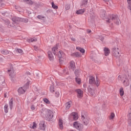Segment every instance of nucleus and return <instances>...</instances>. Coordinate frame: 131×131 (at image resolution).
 Segmentation results:
<instances>
[{
	"instance_id": "13d9d810",
	"label": "nucleus",
	"mask_w": 131,
	"mask_h": 131,
	"mask_svg": "<svg viewBox=\"0 0 131 131\" xmlns=\"http://www.w3.org/2000/svg\"><path fill=\"white\" fill-rule=\"evenodd\" d=\"M28 74H29V75H30V73H28Z\"/></svg>"
},
{
	"instance_id": "2eb2a0df",
	"label": "nucleus",
	"mask_w": 131,
	"mask_h": 131,
	"mask_svg": "<svg viewBox=\"0 0 131 131\" xmlns=\"http://www.w3.org/2000/svg\"><path fill=\"white\" fill-rule=\"evenodd\" d=\"M104 53L105 56H108L109 54H110V50H109L108 48H104Z\"/></svg>"
},
{
	"instance_id": "c756f323",
	"label": "nucleus",
	"mask_w": 131,
	"mask_h": 131,
	"mask_svg": "<svg viewBox=\"0 0 131 131\" xmlns=\"http://www.w3.org/2000/svg\"><path fill=\"white\" fill-rule=\"evenodd\" d=\"M115 117V114H114V113H112L111 114V115L110 116L109 119L110 120H113Z\"/></svg>"
},
{
	"instance_id": "37998d69",
	"label": "nucleus",
	"mask_w": 131,
	"mask_h": 131,
	"mask_svg": "<svg viewBox=\"0 0 131 131\" xmlns=\"http://www.w3.org/2000/svg\"><path fill=\"white\" fill-rule=\"evenodd\" d=\"M74 56H75V57H80V54H79L78 52H76L74 53Z\"/></svg>"
},
{
	"instance_id": "79ce46f5",
	"label": "nucleus",
	"mask_w": 131,
	"mask_h": 131,
	"mask_svg": "<svg viewBox=\"0 0 131 131\" xmlns=\"http://www.w3.org/2000/svg\"><path fill=\"white\" fill-rule=\"evenodd\" d=\"M17 53H19V54H23V50L21 49H18L17 50Z\"/></svg>"
},
{
	"instance_id": "a878e982",
	"label": "nucleus",
	"mask_w": 131,
	"mask_h": 131,
	"mask_svg": "<svg viewBox=\"0 0 131 131\" xmlns=\"http://www.w3.org/2000/svg\"><path fill=\"white\" fill-rule=\"evenodd\" d=\"M9 108L10 110L13 109V98H11L9 100Z\"/></svg>"
},
{
	"instance_id": "603ef678",
	"label": "nucleus",
	"mask_w": 131,
	"mask_h": 131,
	"mask_svg": "<svg viewBox=\"0 0 131 131\" xmlns=\"http://www.w3.org/2000/svg\"><path fill=\"white\" fill-rule=\"evenodd\" d=\"M88 33H91V32H92V30H90V29H88L86 30Z\"/></svg>"
},
{
	"instance_id": "ea45409f",
	"label": "nucleus",
	"mask_w": 131,
	"mask_h": 131,
	"mask_svg": "<svg viewBox=\"0 0 131 131\" xmlns=\"http://www.w3.org/2000/svg\"><path fill=\"white\" fill-rule=\"evenodd\" d=\"M21 22H24L25 23H27V22H28V19L27 18H21Z\"/></svg>"
},
{
	"instance_id": "dca6fc26",
	"label": "nucleus",
	"mask_w": 131,
	"mask_h": 131,
	"mask_svg": "<svg viewBox=\"0 0 131 131\" xmlns=\"http://www.w3.org/2000/svg\"><path fill=\"white\" fill-rule=\"evenodd\" d=\"M123 83L124 86H128L129 85V80L127 79H125V80L123 81Z\"/></svg>"
},
{
	"instance_id": "9b49d317",
	"label": "nucleus",
	"mask_w": 131,
	"mask_h": 131,
	"mask_svg": "<svg viewBox=\"0 0 131 131\" xmlns=\"http://www.w3.org/2000/svg\"><path fill=\"white\" fill-rule=\"evenodd\" d=\"M39 128L41 130H45V129H46V124H45V122H41L39 124Z\"/></svg>"
},
{
	"instance_id": "6e6552de",
	"label": "nucleus",
	"mask_w": 131,
	"mask_h": 131,
	"mask_svg": "<svg viewBox=\"0 0 131 131\" xmlns=\"http://www.w3.org/2000/svg\"><path fill=\"white\" fill-rule=\"evenodd\" d=\"M8 72H9V75L11 77H14L16 74L15 73V71H14V69H13V67L11 66L10 70H8Z\"/></svg>"
},
{
	"instance_id": "58836bf2",
	"label": "nucleus",
	"mask_w": 131,
	"mask_h": 131,
	"mask_svg": "<svg viewBox=\"0 0 131 131\" xmlns=\"http://www.w3.org/2000/svg\"><path fill=\"white\" fill-rule=\"evenodd\" d=\"M94 83L95 85H96V86H98L99 85H100V82L99 81V80L98 79V78H96V82Z\"/></svg>"
},
{
	"instance_id": "aec40b11",
	"label": "nucleus",
	"mask_w": 131,
	"mask_h": 131,
	"mask_svg": "<svg viewBox=\"0 0 131 131\" xmlns=\"http://www.w3.org/2000/svg\"><path fill=\"white\" fill-rule=\"evenodd\" d=\"M88 2H89V0H82L81 2V6H83V7H85V6L88 5Z\"/></svg>"
},
{
	"instance_id": "412c9836",
	"label": "nucleus",
	"mask_w": 131,
	"mask_h": 131,
	"mask_svg": "<svg viewBox=\"0 0 131 131\" xmlns=\"http://www.w3.org/2000/svg\"><path fill=\"white\" fill-rule=\"evenodd\" d=\"M88 91L91 96H94V95H95V92H94V90L90 86L88 87Z\"/></svg>"
},
{
	"instance_id": "de8ad7c7",
	"label": "nucleus",
	"mask_w": 131,
	"mask_h": 131,
	"mask_svg": "<svg viewBox=\"0 0 131 131\" xmlns=\"http://www.w3.org/2000/svg\"><path fill=\"white\" fill-rule=\"evenodd\" d=\"M118 80L121 81L122 80V77L120 75H119L118 77Z\"/></svg>"
},
{
	"instance_id": "393cba45",
	"label": "nucleus",
	"mask_w": 131,
	"mask_h": 131,
	"mask_svg": "<svg viewBox=\"0 0 131 131\" xmlns=\"http://www.w3.org/2000/svg\"><path fill=\"white\" fill-rule=\"evenodd\" d=\"M119 94L121 97L123 96V95H124V91L123 90V88L121 87L120 88Z\"/></svg>"
},
{
	"instance_id": "8fccbe9b",
	"label": "nucleus",
	"mask_w": 131,
	"mask_h": 131,
	"mask_svg": "<svg viewBox=\"0 0 131 131\" xmlns=\"http://www.w3.org/2000/svg\"><path fill=\"white\" fill-rule=\"evenodd\" d=\"M31 110H35V106H34V105H32L31 107Z\"/></svg>"
},
{
	"instance_id": "3c124183",
	"label": "nucleus",
	"mask_w": 131,
	"mask_h": 131,
	"mask_svg": "<svg viewBox=\"0 0 131 131\" xmlns=\"http://www.w3.org/2000/svg\"><path fill=\"white\" fill-rule=\"evenodd\" d=\"M34 48L35 51H37V50H38V48L37 47V46H34Z\"/></svg>"
},
{
	"instance_id": "ddd939ff",
	"label": "nucleus",
	"mask_w": 131,
	"mask_h": 131,
	"mask_svg": "<svg viewBox=\"0 0 131 131\" xmlns=\"http://www.w3.org/2000/svg\"><path fill=\"white\" fill-rule=\"evenodd\" d=\"M71 115L73 116L74 120H77V119H78V114H77V113L73 112L72 113Z\"/></svg>"
},
{
	"instance_id": "0eeeda50",
	"label": "nucleus",
	"mask_w": 131,
	"mask_h": 131,
	"mask_svg": "<svg viewBox=\"0 0 131 131\" xmlns=\"http://www.w3.org/2000/svg\"><path fill=\"white\" fill-rule=\"evenodd\" d=\"M76 92L77 94V97L79 98V99H81L83 96V91L80 89H77Z\"/></svg>"
},
{
	"instance_id": "e433bc0d",
	"label": "nucleus",
	"mask_w": 131,
	"mask_h": 131,
	"mask_svg": "<svg viewBox=\"0 0 131 131\" xmlns=\"http://www.w3.org/2000/svg\"><path fill=\"white\" fill-rule=\"evenodd\" d=\"M75 80H76V81L77 83H78V84H80V83H81V81L80 80V78L76 77L75 78Z\"/></svg>"
},
{
	"instance_id": "cd10ccee",
	"label": "nucleus",
	"mask_w": 131,
	"mask_h": 131,
	"mask_svg": "<svg viewBox=\"0 0 131 131\" xmlns=\"http://www.w3.org/2000/svg\"><path fill=\"white\" fill-rule=\"evenodd\" d=\"M36 126H37V125L35 122H33L32 124L30 125V128H33V129H34V128H36Z\"/></svg>"
},
{
	"instance_id": "4c0bfd02",
	"label": "nucleus",
	"mask_w": 131,
	"mask_h": 131,
	"mask_svg": "<svg viewBox=\"0 0 131 131\" xmlns=\"http://www.w3.org/2000/svg\"><path fill=\"white\" fill-rule=\"evenodd\" d=\"M68 70L67 69H64L62 71L63 74H69V73L68 72Z\"/></svg>"
},
{
	"instance_id": "49530a36",
	"label": "nucleus",
	"mask_w": 131,
	"mask_h": 131,
	"mask_svg": "<svg viewBox=\"0 0 131 131\" xmlns=\"http://www.w3.org/2000/svg\"><path fill=\"white\" fill-rule=\"evenodd\" d=\"M59 96H60V93H59V92H56L55 93V96L59 97Z\"/></svg>"
},
{
	"instance_id": "9d476101",
	"label": "nucleus",
	"mask_w": 131,
	"mask_h": 131,
	"mask_svg": "<svg viewBox=\"0 0 131 131\" xmlns=\"http://www.w3.org/2000/svg\"><path fill=\"white\" fill-rule=\"evenodd\" d=\"M12 21H13L14 23H16V24H19L20 22H21V18L18 17H14L12 18Z\"/></svg>"
},
{
	"instance_id": "39448f33",
	"label": "nucleus",
	"mask_w": 131,
	"mask_h": 131,
	"mask_svg": "<svg viewBox=\"0 0 131 131\" xmlns=\"http://www.w3.org/2000/svg\"><path fill=\"white\" fill-rule=\"evenodd\" d=\"M81 117L82 120L84 122V124H85V125H88V124H89V119L88 118L86 115L84 114V112L82 113Z\"/></svg>"
},
{
	"instance_id": "4d7b16f0",
	"label": "nucleus",
	"mask_w": 131,
	"mask_h": 131,
	"mask_svg": "<svg viewBox=\"0 0 131 131\" xmlns=\"http://www.w3.org/2000/svg\"><path fill=\"white\" fill-rule=\"evenodd\" d=\"M4 97H5V98H6V97H7V94H5Z\"/></svg>"
},
{
	"instance_id": "7ed1b4c3",
	"label": "nucleus",
	"mask_w": 131,
	"mask_h": 131,
	"mask_svg": "<svg viewBox=\"0 0 131 131\" xmlns=\"http://www.w3.org/2000/svg\"><path fill=\"white\" fill-rule=\"evenodd\" d=\"M112 54L116 58H119L120 56V50H119V48H118V46L113 48Z\"/></svg>"
},
{
	"instance_id": "c85d7f7f",
	"label": "nucleus",
	"mask_w": 131,
	"mask_h": 131,
	"mask_svg": "<svg viewBox=\"0 0 131 131\" xmlns=\"http://www.w3.org/2000/svg\"><path fill=\"white\" fill-rule=\"evenodd\" d=\"M21 2L25 4H28V5H32V1L31 0H21Z\"/></svg>"
},
{
	"instance_id": "f8f14e48",
	"label": "nucleus",
	"mask_w": 131,
	"mask_h": 131,
	"mask_svg": "<svg viewBox=\"0 0 131 131\" xmlns=\"http://www.w3.org/2000/svg\"><path fill=\"white\" fill-rule=\"evenodd\" d=\"M57 56L59 58V59H61V58H63V57H65V54L63 51H59L58 53Z\"/></svg>"
},
{
	"instance_id": "c03bdc74",
	"label": "nucleus",
	"mask_w": 131,
	"mask_h": 131,
	"mask_svg": "<svg viewBox=\"0 0 131 131\" xmlns=\"http://www.w3.org/2000/svg\"><path fill=\"white\" fill-rule=\"evenodd\" d=\"M78 73H79V70H76L75 71V75H78Z\"/></svg>"
},
{
	"instance_id": "1a4fd4ad",
	"label": "nucleus",
	"mask_w": 131,
	"mask_h": 131,
	"mask_svg": "<svg viewBox=\"0 0 131 131\" xmlns=\"http://www.w3.org/2000/svg\"><path fill=\"white\" fill-rule=\"evenodd\" d=\"M69 69L70 70H72V71L75 70V62L74 61H71L70 62Z\"/></svg>"
},
{
	"instance_id": "bb28decb",
	"label": "nucleus",
	"mask_w": 131,
	"mask_h": 131,
	"mask_svg": "<svg viewBox=\"0 0 131 131\" xmlns=\"http://www.w3.org/2000/svg\"><path fill=\"white\" fill-rule=\"evenodd\" d=\"M83 13H84V9H80L76 11V14L78 15L83 14Z\"/></svg>"
},
{
	"instance_id": "f257e3e1",
	"label": "nucleus",
	"mask_w": 131,
	"mask_h": 131,
	"mask_svg": "<svg viewBox=\"0 0 131 131\" xmlns=\"http://www.w3.org/2000/svg\"><path fill=\"white\" fill-rule=\"evenodd\" d=\"M30 80H31V78H30L29 76H27L25 77V84L23 87H20L18 89V94H24L26 92L27 89L29 88V84H30Z\"/></svg>"
},
{
	"instance_id": "a18cd8bd",
	"label": "nucleus",
	"mask_w": 131,
	"mask_h": 131,
	"mask_svg": "<svg viewBox=\"0 0 131 131\" xmlns=\"http://www.w3.org/2000/svg\"><path fill=\"white\" fill-rule=\"evenodd\" d=\"M103 2H105V3H110V5H111V0H103Z\"/></svg>"
},
{
	"instance_id": "2f4dec72",
	"label": "nucleus",
	"mask_w": 131,
	"mask_h": 131,
	"mask_svg": "<svg viewBox=\"0 0 131 131\" xmlns=\"http://www.w3.org/2000/svg\"><path fill=\"white\" fill-rule=\"evenodd\" d=\"M43 101L44 102V103H45V104H47L48 105L51 104V101H50V100H49L48 98H43Z\"/></svg>"
},
{
	"instance_id": "a19ab883",
	"label": "nucleus",
	"mask_w": 131,
	"mask_h": 131,
	"mask_svg": "<svg viewBox=\"0 0 131 131\" xmlns=\"http://www.w3.org/2000/svg\"><path fill=\"white\" fill-rule=\"evenodd\" d=\"M65 9L66 10V11H68V10H69V9H70V6L68 4L66 5L65 6Z\"/></svg>"
},
{
	"instance_id": "473e14b6",
	"label": "nucleus",
	"mask_w": 131,
	"mask_h": 131,
	"mask_svg": "<svg viewBox=\"0 0 131 131\" xmlns=\"http://www.w3.org/2000/svg\"><path fill=\"white\" fill-rule=\"evenodd\" d=\"M9 106L8 105V104H6L4 106V111L5 112V113H8L9 112Z\"/></svg>"
},
{
	"instance_id": "f03ea898",
	"label": "nucleus",
	"mask_w": 131,
	"mask_h": 131,
	"mask_svg": "<svg viewBox=\"0 0 131 131\" xmlns=\"http://www.w3.org/2000/svg\"><path fill=\"white\" fill-rule=\"evenodd\" d=\"M40 114L43 117L46 116L48 120L53 119V118L54 117V113H53V111L45 108H43L41 110Z\"/></svg>"
},
{
	"instance_id": "4be33fe9",
	"label": "nucleus",
	"mask_w": 131,
	"mask_h": 131,
	"mask_svg": "<svg viewBox=\"0 0 131 131\" xmlns=\"http://www.w3.org/2000/svg\"><path fill=\"white\" fill-rule=\"evenodd\" d=\"M58 51V47L56 46L52 48V52L55 56L57 55L56 52Z\"/></svg>"
},
{
	"instance_id": "09e8293b",
	"label": "nucleus",
	"mask_w": 131,
	"mask_h": 131,
	"mask_svg": "<svg viewBox=\"0 0 131 131\" xmlns=\"http://www.w3.org/2000/svg\"><path fill=\"white\" fill-rule=\"evenodd\" d=\"M37 18L38 19H40V20H41L42 18H43L44 17L41 16V15H38L37 16Z\"/></svg>"
},
{
	"instance_id": "5701e85b",
	"label": "nucleus",
	"mask_w": 131,
	"mask_h": 131,
	"mask_svg": "<svg viewBox=\"0 0 131 131\" xmlns=\"http://www.w3.org/2000/svg\"><path fill=\"white\" fill-rule=\"evenodd\" d=\"M28 42H34L37 41V39L35 38H31L27 40Z\"/></svg>"
},
{
	"instance_id": "bf43d9fd",
	"label": "nucleus",
	"mask_w": 131,
	"mask_h": 131,
	"mask_svg": "<svg viewBox=\"0 0 131 131\" xmlns=\"http://www.w3.org/2000/svg\"><path fill=\"white\" fill-rule=\"evenodd\" d=\"M2 0H0V4H1V3H2Z\"/></svg>"
},
{
	"instance_id": "423d86ee",
	"label": "nucleus",
	"mask_w": 131,
	"mask_h": 131,
	"mask_svg": "<svg viewBox=\"0 0 131 131\" xmlns=\"http://www.w3.org/2000/svg\"><path fill=\"white\" fill-rule=\"evenodd\" d=\"M73 126L75 128H76V129H78V130H81L82 128H83V126H82V124L77 122H74Z\"/></svg>"
},
{
	"instance_id": "6ab92c4d",
	"label": "nucleus",
	"mask_w": 131,
	"mask_h": 131,
	"mask_svg": "<svg viewBox=\"0 0 131 131\" xmlns=\"http://www.w3.org/2000/svg\"><path fill=\"white\" fill-rule=\"evenodd\" d=\"M58 125L60 129H63V121L62 119H59L58 122Z\"/></svg>"
},
{
	"instance_id": "5fc2aeb1",
	"label": "nucleus",
	"mask_w": 131,
	"mask_h": 131,
	"mask_svg": "<svg viewBox=\"0 0 131 131\" xmlns=\"http://www.w3.org/2000/svg\"><path fill=\"white\" fill-rule=\"evenodd\" d=\"M83 86L84 89H85V88H86V83L83 84Z\"/></svg>"
},
{
	"instance_id": "f3484780",
	"label": "nucleus",
	"mask_w": 131,
	"mask_h": 131,
	"mask_svg": "<svg viewBox=\"0 0 131 131\" xmlns=\"http://www.w3.org/2000/svg\"><path fill=\"white\" fill-rule=\"evenodd\" d=\"M95 77L91 76L89 79V83L90 84H94V83H95Z\"/></svg>"
},
{
	"instance_id": "20e7f679",
	"label": "nucleus",
	"mask_w": 131,
	"mask_h": 131,
	"mask_svg": "<svg viewBox=\"0 0 131 131\" xmlns=\"http://www.w3.org/2000/svg\"><path fill=\"white\" fill-rule=\"evenodd\" d=\"M111 18H112V19L109 18L108 20H106L107 23H111V20H115L114 22H115V24L117 25H119V24H120V20L119 19V18H115V16L113 15H111Z\"/></svg>"
},
{
	"instance_id": "b1692460",
	"label": "nucleus",
	"mask_w": 131,
	"mask_h": 131,
	"mask_svg": "<svg viewBox=\"0 0 131 131\" xmlns=\"http://www.w3.org/2000/svg\"><path fill=\"white\" fill-rule=\"evenodd\" d=\"M76 50H78V51H79V52L82 53V54H84V53L85 52V50H84V49L79 47H76Z\"/></svg>"
},
{
	"instance_id": "4468645a",
	"label": "nucleus",
	"mask_w": 131,
	"mask_h": 131,
	"mask_svg": "<svg viewBox=\"0 0 131 131\" xmlns=\"http://www.w3.org/2000/svg\"><path fill=\"white\" fill-rule=\"evenodd\" d=\"M49 59L50 61H53L54 60V56L52 54V52L49 51L48 52Z\"/></svg>"
},
{
	"instance_id": "72a5a7b5",
	"label": "nucleus",
	"mask_w": 131,
	"mask_h": 131,
	"mask_svg": "<svg viewBox=\"0 0 131 131\" xmlns=\"http://www.w3.org/2000/svg\"><path fill=\"white\" fill-rule=\"evenodd\" d=\"M51 5L53 9H54V10L58 9V6L56 5L54 2H52Z\"/></svg>"
},
{
	"instance_id": "f704fd0d",
	"label": "nucleus",
	"mask_w": 131,
	"mask_h": 131,
	"mask_svg": "<svg viewBox=\"0 0 131 131\" xmlns=\"http://www.w3.org/2000/svg\"><path fill=\"white\" fill-rule=\"evenodd\" d=\"M50 91L51 93H54L55 92V86L54 85L50 86Z\"/></svg>"
},
{
	"instance_id": "c9c22d12",
	"label": "nucleus",
	"mask_w": 131,
	"mask_h": 131,
	"mask_svg": "<svg viewBox=\"0 0 131 131\" xmlns=\"http://www.w3.org/2000/svg\"><path fill=\"white\" fill-rule=\"evenodd\" d=\"M96 38L100 39V40H101V41H103V40H104V37L102 36H96Z\"/></svg>"
},
{
	"instance_id": "a211bd4d",
	"label": "nucleus",
	"mask_w": 131,
	"mask_h": 131,
	"mask_svg": "<svg viewBox=\"0 0 131 131\" xmlns=\"http://www.w3.org/2000/svg\"><path fill=\"white\" fill-rule=\"evenodd\" d=\"M71 107V101H69L66 103V109L68 110Z\"/></svg>"
},
{
	"instance_id": "864d4df0",
	"label": "nucleus",
	"mask_w": 131,
	"mask_h": 131,
	"mask_svg": "<svg viewBox=\"0 0 131 131\" xmlns=\"http://www.w3.org/2000/svg\"><path fill=\"white\" fill-rule=\"evenodd\" d=\"M71 40H72V41H75V38L72 37L71 38Z\"/></svg>"
},
{
	"instance_id": "7c9ffc66",
	"label": "nucleus",
	"mask_w": 131,
	"mask_h": 131,
	"mask_svg": "<svg viewBox=\"0 0 131 131\" xmlns=\"http://www.w3.org/2000/svg\"><path fill=\"white\" fill-rule=\"evenodd\" d=\"M1 53L3 55H8L9 54L10 52L7 50H3L1 51Z\"/></svg>"
},
{
	"instance_id": "6e6d98bb",
	"label": "nucleus",
	"mask_w": 131,
	"mask_h": 131,
	"mask_svg": "<svg viewBox=\"0 0 131 131\" xmlns=\"http://www.w3.org/2000/svg\"><path fill=\"white\" fill-rule=\"evenodd\" d=\"M15 8L16 10H18V9H20V7H18V6H15Z\"/></svg>"
}]
</instances>
